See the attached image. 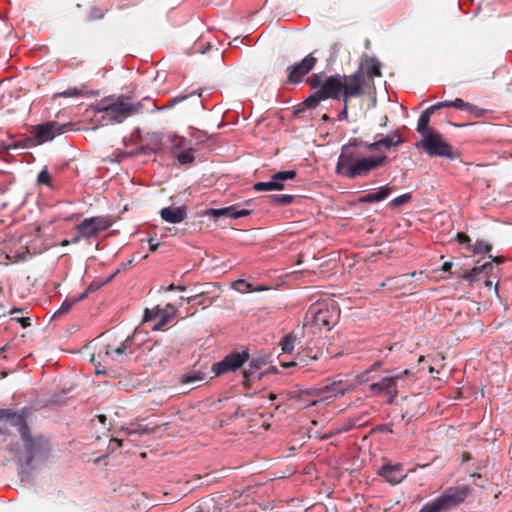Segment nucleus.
<instances>
[{"mask_svg": "<svg viewBox=\"0 0 512 512\" xmlns=\"http://www.w3.org/2000/svg\"><path fill=\"white\" fill-rule=\"evenodd\" d=\"M112 225L113 220L109 216H96L84 219L76 226V230L85 239H89L109 229Z\"/></svg>", "mask_w": 512, "mask_h": 512, "instance_id": "obj_11", "label": "nucleus"}, {"mask_svg": "<svg viewBox=\"0 0 512 512\" xmlns=\"http://www.w3.org/2000/svg\"><path fill=\"white\" fill-rule=\"evenodd\" d=\"M402 142L401 135L397 131L371 143L360 138H351L341 148L335 172L348 179L365 177L370 172L385 166L389 162L385 154L366 156L365 150L381 151L382 148L389 150L400 145Z\"/></svg>", "mask_w": 512, "mask_h": 512, "instance_id": "obj_1", "label": "nucleus"}, {"mask_svg": "<svg viewBox=\"0 0 512 512\" xmlns=\"http://www.w3.org/2000/svg\"><path fill=\"white\" fill-rule=\"evenodd\" d=\"M491 250L492 246L483 240H477L472 246V252L474 254H488Z\"/></svg>", "mask_w": 512, "mask_h": 512, "instance_id": "obj_32", "label": "nucleus"}, {"mask_svg": "<svg viewBox=\"0 0 512 512\" xmlns=\"http://www.w3.org/2000/svg\"><path fill=\"white\" fill-rule=\"evenodd\" d=\"M321 355V351L316 349L315 351L310 347L306 346L299 351L292 360L286 361L279 359L280 365L283 368H290L294 366L305 367L308 366L312 361L317 360Z\"/></svg>", "mask_w": 512, "mask_h": 512, "instance_id": "obj_15", "label": "nucleus"}, {"mask_svg": "<svg viewBox=\"0 0 512 512\" xmlns=\"http://www.w3.org/2000/svg\"><path fill=\"white\" fill-rule=\"evenodd\" d=\"M162 135L161 134H158V133H153L151 134L150 136V143L153 145V150L156 151V150H159L161 148V145H162Z\"/></svg>", "mask_w": 512, "mask_h": 512, "instance_id": "obj_39", "label": "nucleus"}, {"mask_svg": "<svg viewBox=\"0 0 512 512\" xmlns=\"http://www.w3.org/2000/svg\"><path fill=\"white\" fill-rule=\"evenodd\" d=\"M168 139H169L173 154H175V151H181V150L188 148L187 140L184 137L168 136Z\"/></svg>", "mask_w": 512, "mask_h": 512, "instance_id": "obj_30", "label": "nucleus"}, {"mask_svg": "<svg viewBox=\"0 0 512 512\" xmlns=\"http://www.w3.org/2000/svg\"><path fill=\"white\" fill-rule=\"evenodd\" d=\"M489 258L492 259V264L493 263H496V264H501L505 261V258L503 256H496V257H493L492 255H489Z\"/></svg>", "mask_w": 512, "mask_h": 512, "instance_id": "obj_51", "label": "nucleus"}, {"mask_svg": "<svg viewBox=\"0 0 512 512\" xmlns=\"http://www.w3.org/2000/svg\"><path fill=\"white\" fill-rule=\"evenodd\" d=\"M9 409H0V422H5Z\"/></svg>", "mask_w": 512, "mask_h": 512, "instance_id": "obj_54", "label": "nucleus"}, {"mask_svg": "<svg viewBox=\"0 0 512 512\" xmlns=\"http://www.w3.org/2000/svg\"><path fill=\"white\" fill-rule=\"evenodd\" d=\"M479 269L481 270L482 274H484L485 276H488V274L493 269V264H492V262H486L483 265L479 266Z\"/></svg>", "mask_w": 512, "mask_h": 512, "instance_id": "obj_46", "label": "nucleus"}, {"mask_svg": "<svg viewBox=\"0 0 512 512\" xmlns=\"http://www.w3.org/2000/svg\"><path fill=\"white\" fill-rule=\"evenodd\" d=\"M232 287L240 293H248L252 291L251 284L242 279L233 282Z\"/></svg>", "mask_w": 512, "mask_h": 512, "instance_id": "obj_35", "label": "nucleus"}, {"mask_svg": "<svg viewBox=\"0 0 512 512\" xmlns=\"http://www.w3.org/2000/svg\"><path fill=\"white\" fill-rule=\"evenodd\" d=\"M359 201L361 203H374V202H379L378 199L376 198V195L375 193H368L364 196H362Z\"/></svg>", "mask_w": 512, "mask_h": 512, "instance_id": "obj_42", "label": "nucleus"}, {"mask_svg": "<svg viewBox=\"0 0 512 512\" xmlns=\"http://www.w3.org/2000/svg\"><path fill=\"white\" fill-rule=\"evenodd\" d=\"M440 106L436 103L430 107H428L425 111L422 112L418 119L417 123V132L421 134L422 137L427 135L429 132H435L436 130L429 127L431 116L434 114L436 110H439Z\"/></svg>", "mask_w": 512, "mask_h": 512, "instance_id": "obj_24", "label": "nucleus"}, {"mask_svg": "<svg viewBox=\"0 0 512 512\" xmlns=\"http://www.w3.org/2000/svg\"><path fill=\"white\" fill-rule=\"evenodd\" d=\"M99 112L104 114V118H108L115 122H122L137 111V108L124 99H118L110 102L103 100L99 105Z\"/></svg>", "mask_w": 512, "mask_h": 512, "instance_id": "obj_9", "label": "nucleus"}, {"mask_svg": "<svg viewBox=\"0 0 512 512\" xmlns=\"http://www.w3.org/2000/svg\"><path fill=\"white\" fill-rule=\"evenodd\" d=\"M267 198L269 199V201L271 203H274V204H277V205H281V206L289 205L294 200V196L293 195H277V194H273V195L267 196Z\"/></svg>", "mask_w": 512, "mask_h": 512, "instance_id": "obj_31", "label": "nucleus"}, {"mask_svg": "<svg viewBox=\"0 0 512 512\" xmlns=\"http://www.w3.org/2000/svg\"><path fill=\"white\" fill-rule=\"evenodd\" d=\"M89 286H92V289L89 290V293L92 291H95L98 288L97 286H94L93 284H90Z\"/></svg>", "mask_w": 512, "mask_h": 512, "instance_id": "obj_63", "label": "nucleus"}, {"mask_svg": "<svg viewBox=\"0 0 512 512\" xmlns=\"http://www.w3.org/2000/svg\"><path fill=\"white\" fill-rule=\"evenodd\" d=\"M305 331L301 329H294L289 334L285 335L279 342L282 354L279 359H282V355H291L294 351L296 344H300V339L305 336Z\"/></svg>", "mask_w": 512, "mask_h": 512, "instance_id": "obj_18", "label": "nucleus"}, {"mask_svg": "<svg viewBox=\"0 0 512 512\" xmlns=\"http://www.w3.org/2000/svg\"><path fill=\"white\" fill-rule=\"evenodd\" d=\"M99 420H100L102 423H104V422H105V420H106V416H104V415H100V416H99Z\"/></svg>", "mask_w": 512, "mask_h": 512, "instance_id": "obj_62", "label": "nucleus"}, {"mask_svg": "<svg viewBox=\"0 0 512 512\" xmlns=\"http://www.w3.org/2000/svg\"><path fill=\"white\" fill-rule=\"evenodd\" d=\"M417 148H421L430 157H446L449 159L457 158L458 154L453 147L438 132H429L416 143Z\"/></svg>", "mask_w": 512, "mask_h": 512, "instance_id": "obj_5", "label": "nucleus"}, {"mask_svg": "<svg viewBox=\"0 0 512 512\" xmlns=\"http://www.w3.org/2000/svg\"><path fill=\"white\" fill-rule=\"evenodd\" d=\"M202 295H203V293L193 295V296L187 297L185 300L189 304L192 303V304H196V305H201L204 303V301L202 299Z\"/></svg>", "mask_w": 512, "mask_h": 512, "instance_id": "obj_41", "label": "nucleus"}, {"mask_svg": "<svg viewBox=\"0 0 512 512\" xmlns=\"http://www.w3.org/2000/svg\"><path fill=\"white\" fill-rule=\"evenodd\" d=\"M4 423L9 424L10 426L13 427H17L21 435V438L25 435L27 436L29 427L26 423V419L23 413L12 411L11 409H9Z\"/></svg>", "mask_w": 512, "mask_h": 512, "instance_id": "obj_25", "label": "nucleus"}, {"mask_svg": "<svg viewBox=\"0 0 512 512\" xmlns=\"http://www.w3.org/2000/svg\"><path fill=\"white\" fill-rule=\"evenodd\" d=\"M192 96H195V94H190L189 97H192ZM188 98V96H177V97H174L172 98L170 101H169V106H174L176 105L177 103L179 102H182L184 100H186Z\"/></svg>", "mask_w": 512, "mask_h": 512, "instance_id": "obj_48", "label": "nucleus"}, {"mask_svg": "<svg viewBox=\"0 0 512 512\" xmlns=\"http://www.w3.org/2000/svg\"><path fill=\"white\" fill-rule=\"evenodd\" d=\"M393 191L392 187H389L388 185L382 186L378 189L377 192H375L376 198L378 201L385 200Z\"/></svg>", "mask_w": 512, "mask_h": 512, "instance_id": "obj_36", "label": "nucleus"}, {"mask_svg": "<svg viewBox=\"0 0 512 512\" xmlns=\"http://www.w3.org/2000/svg\"><path fill=\"white\" fill-rule=\"evenodd\" d=\"M162 311L163 308H160L159 306H156L152 309H146L144 312L143 322L157 320Z\"/></svg>", "mask_w": 512, "mask_h": 512, "instance_id": "obj_34", "label": "nucleus"}, {"mask_svg": "<svg viewBox=\"0 0 512 512\" xmlns=\"http://www.w3.org/2000/svg\"><path fill=\"white\" fill-rule=\"evenodd\" d=\"M91 289H92V286H89L78 297L72 298V299L66 298L64 300V302L62 303L61 307L55 312L54 317H60V316L64 315L65 313H67L68 311H70V309L73 307L74 304H76L79 301L84 300L88 296L89 290H91Z\"/></svg>", "mask_w": 512, "mask_h": 512, "instance_id": "obj_28", "label": "nucleus"}, {"mask_svg": "<svg viewBox=\"0 0 512 512\" xmlns=\"http://www.w3.org/2000/svg\"><path fill=\"white\" fill-rule=\"evenodd\" d=\"M317 58L308 54L301 62L288 67L287 81L289 83H300L305 75H307L316 65Z\"/></svg>", "mask_w": 512, "mask_h": 512, "instance_id": "obj_13", "label": "nucleus"}, {"mask_svg": "<svg viewBox=\"0 0 512 512\" xmlns=\"http://www.w3.org/2000/svg\"><path fill=\"white\" fill-rule=\"evenodd\" d=\"M453 266V263L452 262H445L442 267H441V270L444 271V272H447V271H450V269L452 268Z\"/></svg>", "mask_w": 512, "mask_h": 512, "instance_id": "obj_55", "label": "nucleus"}, {"mask_svg": "<svg viewBox=\"0 0 512 512\" xmlns=\"http://www.w3.org/2000/svg\"><path fill=\"white\" fill-rule=\"evenodd\" d=\"M365 47L368 49L370 48V41L369 40H366L365 41Z\"/></svg>", "mask_w": 512, "mask_h": 512, "instance_id": "obj_64", "label": "nucleus"}, {"mask_svg": "<svg viewBox=\"0 0 512 512\" xmlns=\"http://www.w3.org/2000/svg\"><path fill=\"white\" fill-rule=\"evenodd\" d=\"M481 275H482V272L479 269V266H476V267L472 268L471 270L465 271L462 278L469 282H474V281L481 280L482 279Z\"/></svg>", "mask_w": 512, "mask_h": 512, "instance_id": "obj_33", "label": "nucleus"}, {"mask_svg": "<svg viewBox=\"0 0 512 512\" xmlns=\"http://www.w3.org/2000/svg\"><path fill=\"white\" fill-rule=\"evenodd\" d=\"M12 320L20 323L23 328L29 327L31 325L29 317H13Z\"/></svg>", "mask_w": 512, "mask_h": 512, "instance_id": "obj_45", "label": "nucleus"}, {"mask_svg": "<svg viewBox=\"0 0 512 512\" xmlns=\"http://www.w3.org/2000/svg\"><path fill=\"white\" fill-rule=\"evenodd\" d=\"M437 104L440 106V109L453 107L461 111H466L476 118L483 117L487 112V110L480 108L472 103L465 102L461 98H456L455 100H446L438 102Z\"/></svg>", "mask_w": 512, "mask_h": 512, "instance_id": "obj_17", "label": "nucleus"}, {"mask_svg": "<svg viewBox=\"0 0 512 512\" xmlns=\"http://www.w3.org/2000/svg\"><path fill=\"white\" fill-rule=\"evenodd\" d=\"M37 181L40 184H45V185H48V186L51 185V176H50V174H49L47 169H43L38 174Z\"/></svg>", "mask_w": 512, "mask_h": 512, "instance_id": "obj_38", "label": "nucleus"}, {"mask_svg": "<svg viewBox=\"0 0 512 512\" xmlns=\"http://www.w3.org/2000/svg\"><path fill=\"white\" fill-rule=\"evenodd\" d=\"M133 262V259L128 260L125 263H122L120 267L117 269L116 273H119L121 270L125 271Z\"/></svg>", "mask_w": 512, "mask_h": 512, "instance_id": "obj_52", "label": "nucleus"}, {"mask_svg": "<svg viewBox=\"0 0 512 512\" xmlns=\"http://www.w3.org/2000/svg\"><path fill=\"white\" fill-rule=\"evenodd\" d=\"M484 284H485V286H487V287H491V286H492V284H493V282H492L491 280H489V279H485V280H484Z\"/></svg>", "mask_w": 512, "mask_h": 512, "instance_id": "obj_58", "label": "nucleus"}, {"mask_svg": "<svg viewBox=\"0 0 512 512\" xmlns=\"http://www.w3.org/2000/svg\"><path fill=\"white\" fill-rule=\"evenodd\" d=\"M67 125H61L56 121H48L43 124H39L31 130V135L25 142L26 146H37L45 142L51 141L56 135L62 134L65 131Z\"/></svg>", "mask_w": 512, "mask_h": 512, "instance_id": "obj_8", "label": "nucleus"}, {"mask_svg": "<svg viewBox=\"0 0 512 512\" xmlns=\"http://www.w3.org/2000/svg\"><path fill=\"white\" fill-rule=\"evenodd\" d=\"M248 360V349H244L241 352L233 351L226 355L221 361L214 363L212 366V371L216 376H220L228 372H235L241 368Z\"/></svg>", "mask_w": 512, "mask_h": 512, "instance_id": "obj_10", "label": "nucleus"}, {"mask_svg": "<svg viewBox=\"0 0 512 512\" xmlns=\"http://www.w3.org/2000/svg\"><path fill=\"white\" fill-rule=\"evenodd\" d=\"M161 218L169 223H181L187 217V209L185 206L165 207L160 211Z\"/></svg>", "mask_w": 512, "mask_h": 512, "instance_id": "obj_23", "label": "nucleus"}, {"mask_svg": "<svg viewBox=\"0 0 512 512\" xmlns=\"http://www.w3.org/2000/svg\"><path fill=\"white\" fill-rule=\"evenodd\" d=\"M200 98H201V94L196 95L197 106L203 108V102Z\"/></svg>", "mask_w": 512, "mask_h": 512, "instance_id": "obj_57", "label": "nucleus"}, {"mask_svg": "<svg viewBox=\"0 0 512 512\" xmlns=\"http://www.w3.org/2000/svg\"><path fill=\"white\" fill-rule=\"evenodd\" d=\"M148 242L150 245V251H155L159 246V242H155L154 238H149Z\"/></svg>", "mask_w": 512, "mask_h": 512, "instance_id": "obj_53", "label": "nucleus"}, {"mask_svg": "<svg viewBox=\"0 0 512 512\" xmlns=\"http://www.w3.org/2000/svg\"><path fill=\"white\" fill-rule=\"evenodd\" d=\"M160 349V345L158 343H154L148 350L149 353L154 354V352H157ZM151 361H155L154 355H151Z\"/></svg>", "mask_w": 512, "mask_h": 512, "instance_id": "obj_49", "label": "nucleus"}, {"mask_svg": "<svg viewBox=\"0 0 512 512\" xmlns=\"http://www.w3.org/2000/svg\"><path fill=\"white\" fill-rule=\"evenodd\" d=\"M354 76L332 75L325 76L323 73H315L308 79V83L313 93L307 97L303 105L307 108H316L321 101L341 98H356L361 96Z\"/></svg>", "mask_w": 512, "mask_h": 512, "instance_id": "obj_2", "label": "nucleus"}, {"mask_svg": "<svg viewBox=\"0 0 512 512\" xmlns=\"http://www.w3.org/2000/svg\"><path fill=\"white\" fill-rule=\"evenodd\" d=\"M266 364H267V359L265 357L252 358L250 360L248 368H245L242 373L243 374L242 384L246 389H250L252 387L253 381L256 378L255 373Z\"/></svg>", "mask_w": 512, "mask_h": 512, "instance_id": "obj_20", "label": "nucleus"}, {"mask_svg": "<svg viewBox=\"0 0 512 512\" xmlns=\"http://www.w3.org/2000/svg\"><path fill=\"white\" fill-rule=\"evenodd\" d=\"M113 442H116L118 444V446H122V440H119V439H113L112 440Z\"/></svg>", "mask_w": 512, "mask_h": 512, "instance_id": "obj_61", "label": "nucleus"}, {"mask_svg": "<svg viewBox=\"0 0 512 512\" xmlns=\"http://www.w3.org/2000/svg\"><path fill=\"white\" fill-rule=\"evenodd\" d=\"M350 391L349 385L343 383L341 380H334L330 384L323 386L320 393L323 394L322 399L336 398L343 396Z\"/></svg>", "mask_w": 512, "mask_h": 512, "instance_id": "obj_22", "label": "nucleus"}, {"mask_svg": "<svg viewBox=\"0 0 512 512\" xmlns=\"http://www.w3.org/2000/svg\"><path fill=\"white\" fill-rule=\"evenodd\" d=\"M69 244H70V240H63L61 243L62 246H67Z\"/></svg>", "mask_w": 512, "mask_h": 512, "instance_id": "obj_60", "label": "nucleus"}, {"mask_svg": "<svg viewBox=\"0 0 512 512\" xmlns=\"http://www.w3.org/2000/svg\"><path fill=\"white\" fill-rule=\"evenodd\" d=\"M411 199V194L410 193H406V194H403V195H400L396 198H394L391 202H390V205L392 207H399L403 204H406L407 202H409Z\"/></svg>", "mask_w": 512, "mask_h": 512, "instance_id": "obj_37", "label": "nucleus"}, {"mask_svg": "<svg viewBox=\"0 0 512 512\" xmlns=\"http://www.w3.org/2000/svg\"><path fill=\"white\" fill-rule=\"evenodd\" d=\"M84 238L81 233L78 232L77 235H75L71 240H70V243H73V244H76L78 242H80V240Z\"/></svg>", "mask_w": 512, "mask_h": 512, "instance_id": "obj_56", "label": "nucleus"}, {"mask_svg": "<svg viewBox=\"0 0 512 512\" xmlns=\"http://www.w3.org/2000/svg\"><path fill=\"white\" fill-rule=\"evenodd\" d=\"M177 309L172 304H167L165 308H163L162 313L158 317V321L153 325V331L162 330L171 320V318L176 314Z\"/></svg>", "mask_w": 512, "mask_h": 512, "instance_id": "obj_27", "label": "nucleus"}, {"mask_svg": "<svg viewBox=\"0 0 512 512\" xmlns=\"http://www.w3.org/2000/svg\"><path fill=\"white\" fill-rule=\"evenodd\" d=\"M203 376L201 373L187 374L182 378V383H192L196 381H202Z\"/></svg>", "mask_w": 512, "mask_h": 512, "instance_id": "obj_40", "label": "nucleus"}, {"mask_svg": "<svg viewBox=\"0 0 512 512\" xmlns=\"http://www.w3.org/2000/svg\"><path fill=\"white\" fill-rule=\"evenodd\" d=\"M378 474L380 476H382L383 478H385V480L387 482H389L390 484H393V485L399 484L400 482H402L406 478V474L404 473L402 466L399 465V464H396V465H391V464L383 465L379 469Z\"/></svg>", "mask_w": 512, "mask_h": 512, "instance_id": "obj_19", "label": "nucleus"}, {"mask_svg": "<svg viewBox=\"0 0 512 512\" xmlns=\"http://www.w3.org/2000/svg\"><path fill=\"white\" fill-rule=\"evenodd\" d=\"M350 98H343V110L340 113L341 119H347L348 118V101Z\"/></svg>", "mask_w": 512, "mask_h": 512, "instance_id": "obj_47", "label": "nucleus"}, {"mask_svg": "<svg viewBox=\"0 0 512 512\" xmlns=\"http://www.w3.org/2000/svg\"><path fill=\"white\" fill-rule=\"evenodd\" d=\"M393 382H395V389L399 391H405L409 389L418 379L416 373L410 369H405L401 372L392 374Z\"/></svg>", "mask_w": 512, "mask_h": 512, "instance_id": "obj_21", "label": "nucleus"}, {"mask_svg": "<svg viewBox=\"0 0 512 512\" xmlns=\"http://www.w3.org/2000/svg\"><path fill=\"white\" fill-rule=\"evenodd\" d=\"M333 325L332 313L328 308L312 305L306 312L302 330L315 334L322 328L330 330Z\"/></svg>", "mask_w": 512, "mask_h": 512, "instance_id": "obj_7", "label": "nucleus"}, {"mask_svg": "<svg viewBox=\"0 0 512 512\" xmlns=\"http://www.w3.org/2000/svg\"><path fill=\"white\" fill-rule=\"evenodd\" d=\"M456 240L460 244H469L471 242L470 237L467 234L463 233V232H458L457 233Z\"/></svg>", "mask_w": 512, "mask_h": 512, "instance_id": "obj_44", "label": "nucleus"}, {"mask_svg": "<svg viewBox=\"0 0 512 512\" xmlns=\"http://www.w3.org/2000/svg\"><path fill=\"white\" fill-rule=\"evenodd\" d=\"M380 362H375L369 369L357 375V382L360 384L369 383L366 392L373 397H387V403L393 404L399 391L395 389L392 374L379 377L376 372L379 370Z\"/></svg>", "mask_w": 512, "mask_h": 512, "instance_id": "obj_3", "label": "nucleus"}, {"mask_svg": "<svg viewBox=\"0 0 512 512\" xmlns=\"http://www.w3.org/2000/svg\"><path fill=\"white\" fill-rule=\"evenodd\" d=\"M22 440L27 454V464H30L35 458L48 455L50 451L49 441L44 437L33 438L30 431L27 432V436L22 437Z\"/></svg>", "mask_w": 512, "mask_h": 512, "instance_id": "obj_12", "label": "nucleus"}, {"mask_svg": "<svg viewBox=\"0 0 512 512\" xmlns=\"http://www.w3.org/2000/svg\"><path fill=\"white\" fill-rule=\"evenodd\" d=\"M296 177L295 170L279 171L271 176L270 181L257 182L253 185L255 191H272L284 189V182Z\"/></svg>", "mask_w": 512, "mask_h": 512, "instance_id": "obj_14", "label": "nucleus"}, {"mask_svg": "<svg viewBox=\"0 0 512 512\" xmlns=\"http://www.w3.org/2000/svg\"><path fill=\"white\" fill-rule=\"evenodd\" d=\"M381 75L380 62L375 57L363 54L360 58L358 69L349 76L355 77L354 79L359 86L362 96L365 94L367 82L373 81L375 77H380Z\"/></svg>", "mask_w": 512, "mask_h": 512, "instance_id": "obj_6", "label": "nucleus"}, {"mask_svg": "<svg viewBox=\"0 0 512 512\" xmlns=\"http://www.w3.org/2000/svg\"><path fill=\"white\" fill-rule=\"evenodd\" d=\"M185 286H182V285H175V284H170L167 288H166V291H174V290H178V291H185Z\"/></svg>", "mask_w": 512, "mask_h": 512, "instance_id": "obj_50", "label": "nucleus"}, {"mask_svg": "<svg viewBox=\"0 0 512 512\" xmlns=\"http://www.w3.org/2000/svg\"><path fill=\"white\" fill-rule=\"evenodd\" d=\"M133 339V336H128L117 346L112 343H107L99 349L97 355L98 357H101L102 354H104L107 357L112 356V359H117L123 355L131 354V345L133 343Z\"/></svg>", "mask_w": 512, "mask_h": 512, "instance_id": "obj_16", "label": "nucleus"}, {"mask_svg": "<svg viewBox=\"0 0 512 512\" xmlns=\"http://www.w3.org/2000/svg\"><path fill=\"white\" fill-rule=\"evenodd\" d=\"M174 156L177 158L178 162L182 165L191 164L195 160L194 150L192 148H186L181 151H175Z\"/></svg>", "mask_w": 512, "mask_h": 512, "instance_id": "obj_29", "label": "nucleus"}, {"mask_svg": "<svg viewBox=\"0 0 512 512\" xmlns=\"http://www.w3.org/2000/svg\"><path fill=\"white\" fill-rule=\"evenodd\" d=\"M251 211L247 209H238L236 206H229L221 209H210L207 211L208 215L213 216L214 218H219L221 216H228L234 219H238L241 217H245L250 215Z\"/></svg>", "mask_w": 512, "mask_h": 512, "instance_id": "obj_26", "label": "nucleus"}, {"mask_svg": "<svg viewBox=\"0 0 512 512\" xmlns=\"http://www.w3.org/2000/svg\"><path fill=\"white\" fill-rule=\"evenodd\" d=\"M18 312H22V309H21V308H13V309L10 311V314H14V313H18Z\"/></svg>", "mask_w": 512, "mask_h": 512, "instance_id": "obj_59", "label": "nucleus"}, {"mask_svg": "<svg viewBox=\"0 0 512 512\" xmlns=\"http://www.w3.org/2000/svg\"><path fill=\"white\" fill-rule=\"evenodd\" d=\"M470 492L469 487H450L439 497L427 502L419 512H447L463 503Z\"/></svg>", "mask_w": 512, "mask_h": 512, "instance_id": "obj_4", "label": "nucleus"}, {"mask_svg": "<svg viewBox=\"0 0 512 512\" xmlns=\"http://www.w3.org/2000/svg\"><path fill=\"white\" fill-rule=\"evenodd\" d=\"M58 95L62 97H75L80 95V91L77 88H69Z\"/></svg>", "mask_w": 512, "mask_h": 512, "instance_id": "obj_43", "label": "nucleus"}]
</instances>
